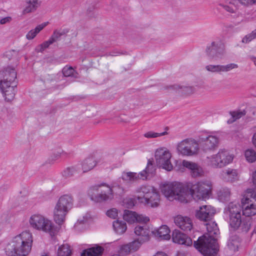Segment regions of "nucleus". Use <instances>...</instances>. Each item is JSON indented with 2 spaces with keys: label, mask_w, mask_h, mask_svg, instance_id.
Listing matches in <instances>:
<instances>
[{
  "label": "nucleus",
  "mask_w": 256,
  "mask_h": 256,
  "mask_svg": "<svg viewBox=\"0 0 256 256\" xmlns=\"http://www.w3.org/2000/svg\"><path fill=\"white\" fill-rule=\"evenodd\" d=\"M32 242V234L24 231L7 244L5 252L8 256H27L31 250Z\"/></svg>",
  "instance_id": "2"
},
{
  "label": "nucleus",
  "mask_w": 256,
  "mask_h": 256,
  "mask_svg": "<svg viewBox=\"0 0 256 256\" xmlns=\"http://www.w3.org/2000/svg\"><path fill=\"white\" fill-rule=\"evenodd\" d=\"M252 182L256 188V170L252 173Z\"/></svg>",
  "instance_id": "58"
},
{
  "label": "nucleus",
  "mask_w": 256,
  "mask_h": 256,
  "mask_svg": "<svg viewBox=\"0 0 256 256\" xmlns=\"http://www.w3.org/2000/svg\"><path fill=\"white\" fill-rule=\"evenodd\" d=\"M238 65L234 63H231L226 65L209 64L206 66V69L210 72L220 74L222 72H228L234 68H237Z\"/></svg>",
  "instance_id": "16"
},
{
  "label": "nucleus",
  "mask_w": 256,
  "mask_h": 256,
  "mask_svg": "<svg viewBox=\"0 0 256 256\" xmlns=\"http://www.w3.org/2000/svg\"><path fill=\"white\" fill-rule=\"evenodd\" d=\"M121 178L124 181L134 182L139 179V174L133 172H123Z\"/></svg>",
  "instance_id": "37"
},
{
  "label": "nucleus",
  "mask_w": 256,
  "mask_h": 256,
  "mask_svg": "<svg viewBox=\"0 0 256 256\" xmlns=\"http://www.w3.org/2000/svg\"><path fill=\"white\" fill-rule=\"evenodd\" d=\"M12 20V18L10 16H6L4 18H2L0 20V24H4L6 23L10 22Z\"/></svg>",
  "instance_id": "55"
},
{
  "label": "nucleus",
  "mask_w": 256,
  "mask_h": 256,
  "mask_svg": "<svg viewBox=\"0 0 256 256\" xmlns=\"http://www.w3.org/2000/svg\"><path fill=\"white\" fill-rule=\"evenodd\" d=\"M122 54V52H120V51L113 50V51L110 52L108 53H107L106 54V55L108 56H118V55Z\"/></svg>",
  "instance_id": "56"
},
{
  "label": "nucleus",
  "mask_w": 256,
  "mask_h": 256,
  "mask_svg": "<svg viewBox=\"0 0 256 256\" xmlns=\"http://www.w3.org/2000/svg\"><path fill=\"white\" fill-rule=\"evenodd\" d=\"M71 253L70 246L67 244H62L58 249V256H70Z\"/></svg>",
  "instance_id": "44"
},
{
  "label": "nucleus",
  "mask_w": 256,
  "mask_h": 256,
  "mask_svg": "<svg viewBox=\"0 0 256 256\" xmlns=\"http://www.w3.org/2000/svg\"><path fill=\"white\" fill-rule=\"evenodd\" d=\"M238 2L244 6L256 4V0H226V4H220V6L227 12L236 14L238 9Z\"/></svg>",
  "instance_id": "13"
},
{
  "label": "nucleus",
  "mask_w": 256,
  "mask_h": 256,
  "mask_svg": "<svg viewBox=\"0 0 256 256\" xmlns=\"http://www.w3.org/2000/svg\"><path fill=\"white\" fill-rule=\"evenodd\" d=\"M182 165L190 170V175L193 178L199 177L203 175L204 171L202 168L196 163L183 160Z\"/></svg>",
  "instance_id": "17"
},
{
  "label": "nucleus",
  "mask_w": 256,
  "mask_h": 256,
  "mask_svg": "<svg viewBox=\"0 0 256 256\" xmlns=\"http://www.w3.org/2000/svg\"><path fill=\"white\" fill-rule=\"evenodd\" d=\"M198 142L204 152L212 150L218 146V138L212 135L202 134L199 136Z\"/></svg>",
  "instance_id": "12"
},
{
  "label": "nucleus",
  "mask_w": 256,
  "mask_h": 256,
  "mask_svg": "<svg viewBox=\"0 0 256 256\" xmlns=\"http://www.w3.org/2000/svg\"><path fill=\"white\" fill-rule=\"evenodd\" d=\"M174 222L178 228L184 231H190L192 228V221L188 217L178 215L174 218Z\"/></svg>",
  "instance_id": "19"
},
{
  "label": "nucleus",
  "mask_w": 256,
  "mask_h": 256,
  "mask_svg": "<svg viewBox=\"0 0 256 256\" xmlns=\"http://www.w3.org/2000/svg\"><path fill=\"white\" fill-rule=\"evenodd\" d=\"M218 198L220 202H228L230 200V193H218Z\"/></svg>",
  "instance_id": "50"
},
{
  "label": "nucleus",
  "mask_w": 256,
  "mask_h": 256,
  "mask_svg": "<svg viewBox=\"0 0 256 256\" xmlns=\"http://www.w3.org/2000/svg\"><path fill=\"white\" fill-rule=\"evenodd\" d=\"M248 58L254 62V64L256 66V57L253 56H249Z\"/></svg>",
  "instance_id": "60"
},
{
  "label": "nucleus",
  "mask_w": 256,
  "mask_h": 256,
  "mask_svg": "<svg viewBox=\"0 0 256 256\" xmlns=\"http://www.w3.org/2000/svg\"><path fill=\"white\" fill-rule=\"evenodd\" d=\"M224 173V178L228 182H234L238 179V174L236 170L228 169Z\"/></svg>",
  "instance_id": "36"
},
{
  "label": "nucleus",
  "mask_w": 256,
  "mask_h": 256,
  "mask_svg": "<svg viewBox=\"0 0 256 256\" xmlns=\"http://www.w3.org/2000/svg\"><path fill=\"white\" fill-rule=\"evenodd\" d=\"M17 73L15 69L8 66L0 71V89L4 90L6 85L17 84Z\"/></svg>",
  "instance_id": "10"
},
{
  "label": "nucleus",
  "mask_w": 256,
  "mask_h": 256,
  "mask_svg": "<svg viewBox=\"0 0 256 256\" xmlns=\"http://www.w3.org/2000/svg\"><path fill=\"white\" fill-rule=\"evenodd\" d=\"M154 234L160 238L161 240H169L170 238V230L168 226L166 225L162 226L157 230H154L152 232Z\"/></svg>",
  "instance_id": "29"
},
{
  "label": "nucleus",
  "mask_w": 256,
  "mask_h": 256,
  "mask_svg": "<svg viewBox=\"0 0 256 256\" xmlns=\"http://www.w3.org/2000/svg\"><path fill=\"white\" fill-rule=\"evenodd\" d=\"M228 211L230 226L242 232H248L252 226V220L250 218L242 216L240 206L238 204L230 203L228 207Z\"/></svg>",
  "instance_id": "4"
},
{
  "label": "nucleus",
  "mask_w": 256,
  "mask_h": 256,
  "mask_svg": "<svg viewBox=\"0 0 256 256\" xmlns=\"http://www.w3.org/2000/svg\"><path fill=\"white\" fill-rule=\"evenodd\" d=\"M68 212L55 206L54 212V220L60 226L65 221L66 216Z\"/></svg>",
  "instance_id": "28"
},
{
  "label": "nucleus",
  "mask_w": 256,
  "mask_h": 256,
  "mask_svg": "<svg viewBox=\"0 0 256 256\" xmlns=\"http://www.w3.org/2000/svg\"><path fill=\"white\" fill-rule=\"evenodd\" d=\"M244 156L246 160L250 163L256 160V152L252 149H248L245 151Z\"/></svg>",
  "instance_id": "45"
},
{
  "label": "nucleus",
  "mask_w": 256,
  "mask_h": 256,
  "mask_svg": "<svg viewBox=\"0 0 256 256\" xmlns=\"http://www.w3.org/2000/svg\"><path fill=\"white\" fill-rule=\"evenodd\" d=\"M113 227L115 232L120 234H124L127 228L126 222L119 220L114 222Z\"/></svg>",
  "instance_id": "34"
},
{
  "label": "nucleus",
  "mask_w": 256,
  "mask_h": 256,
  "mask_svg": "<svg viewBox=\"0 0 256 256\" xmlns=\"http://www.w3.org/2000/svg\"><path fill=\"white\" fill-rule=\"evenodd\" d=\"M170 153L164 148L158 149L155 152L157 166L168 171H170L173 168L172 164L170 160Z\"/></svg>",
  "instance_id": "9"
},
{
  "label": "nucleus",
  "mask_w": 256,
  "mask_h": 256,
  "mask_svg": "<svg viewBox=\"0 0 256 256\" xmlns=\"http://www.w3.org/2000/svg\"><path fill=\"white\" fill-rule=\"evenodd\" d=\"M100 184H104L102 187L100 188L101 192H113L114 190H124L116 182H113L110 186L106 183L102 182Z\"/></svg>",
  "instance_id": "31"
},
{
  "label": "nucleus",
  "mask_w": 256,
  "mask_h": 256,
  "mask_svg": "<svg viewBox=\"0 0 256 256\" xmlns=\"http://www.w3.org/2000/svg\"><path fill=\"white\" fill-rule=\"evenodd\" d=\"M239 246L238 238L236 236H232L228 240V246L230 250L236 252L238 250Z\"/></svg>",
  "instance_id": "38"
},
{
  "label": "nucleus",
  "mask_w": 256,
  "mask_h": 256,
  "mask_svg": "<svg viewBox=\"0 0 256 256\" xmlns=\"http://www.w3.org/2000/svg\"><path fill=\"white\" fill-rule=\"evenodd\" d=\"M252 41L250 39V36H248V35L246 36L242 40V42L244 43H248Z\"/></svg>",
  "instance_id": "59"
},
{
  "label": "nucleus",
  "mask_w": 256,
  "mask_h": 256,
  "mask_svg": "<svg viewBox=\"0 0 256 256\" xmlns=\"http://www.w3.org/2000/svg\"><path fill=\"white\" fill-rule=\"evenodd\" d=\"M104 186V184H100L92 186L90 187L89 190H90L91 192H94V191L98 192V191H100V188Z\"/></svg>",
  "instance_id": "54"
},
{
  "label": "nucleus",
  "mask_w": 256,
  "mask_h": 256,
  "mask_svg": "<svg viewBox=\"0 0 256 256\" xmlns=\"http://www.w3.org/2000/svg\"><path fill=\"white\" fill-rule=\"evenodd\" d=\"M212 193H184L185 194V203L190 202L192 199L196 201L204 200L208 199Z\"/></svg>",
  "instance_id": "25"
},
{
  "label": "nucleus",
  "mask_w": 256,
  "mask_h": 256,
  "mask_svg": "<svg viewBox=\"0 0 256 256\" xmlns=\"http://www.w3.org/2000/svg\"><path fill=\"white\" fill-rule=\"evenodd\" d=\"M208 164L214 168H222L232 162L234 157L225 150H220L218 152L208 157Z\"/></svg>",
  "instance_id": "7"
},
{
  "label": "nucleus",
  "mask_w": 256,
  "mask_h": 256,
  "mask_svg": "<svg viewBox=\"0 0 256 256\" xmlns=\"http://www.w3.org/2000/svg\"><path fill=\"white\" fill-rule=\"evenodd\" d=\"M25 2L26 6L24 10V14L35 11L39 6L38 0H25Z\"/></svg>",
  "instance_id": "33"
},
{
  "label": "nucleus",
  "mask_w": 256,
  "mask_h": 256,
  "mask_svg": "<svg viewBox=\"0 0 256 256\" xmlns=\"http://www.w3.org/2000/svg\"><path fill=\"white\" fill-rule=\"evenodd\" d=\"M161 192H212V182L208 180L192 182H164L160 185Z\"/></svg>",
  "instance_id": "3"
},
{
  "label": "nucleus",
  "mask_w": 256,
  "mask_h": 256,
  "mask_svg": "<svg viewBox=\"0 0 256 256\" xmlns=\"http://www.w3.org/2000/svg\"><path fill=\"white\" fill-rule=\"evenodd\" d=\"M176 149L182 156H194L198 153L199 144L193 138H186L178 144Z\"/></svg>",
  "instance_id": "6"
},
{
  "label": "nucleus",
  "mask_w": 256,
  "mask_h": 256,
  "mask_svg": "<svg viewBox=\"0 0 256 256\" xmlns=\"http://www.w3.org/2000/svg\"><path fill=\"white\" fill-rule=\"evenodd\" d=\"M206 53L210 59H220L225 54L224 46L219 42H212L206 46Z\"/></svg>",
  "instance_id": "11"
},
{
  "label": "nucleus",
  "mask_w": 256,
  "mask_h": 256,
  "mask_svg": "<svg viewBox=\"0 0 256 256\" xmlns=\"http://www.w3.org/2000/svg\"><path fill=\"white\" fill-rule=\"evenodd\" d=\"M46 23H42L38 25L34 29L30 30L26 34V38L28 40L33 39L36 35L42 30L46 26Z\"/></svg>",
  "instance_id": "39"
},
{
  "label": "nucleus",
  "mask_w": 256,
  "mask_h": 256,
  "mask_svg": "<svg viewBox=\"0 0 256 256\" xmlns=\"http://www.w3.org/2000/svg\"><path fill=\"white\" fill-rule=\"evenodd\" d=\"M168 132H148L144 134V137L146 138H157L158 136H164L166 134H167Z\"/></svg>",
  "instance_id": "48"
},
{
  "label": "nucleus",
  "mask_w": 256,
  "mask_h": 256,
  "mask_svg": "<svg viewBox=\"0 0 256 256\" xmlns=\"http://www.w3.org/2000/svg\"><path fill=\"white\" fill-rule=\"evenodd\" d=\"M144 242L141 241L140 238L135 240L131 242L122 246L119 252L122 254H128L130 252H136L138 250L142 244Z\"/></svg>",
  "instance_id": "20"
},
{
  "label": "nucleus",
  "mask_w": 256,
  "mask_h": 256,
  "mask_svg": "<svg viewBox=\"0 0 256 256\" xmlns=\"http://www.w3.org/2000/svg\"><path fill=\"white\" fill-rule=\"evenodd\" d=\"M172 239L174 242L186 246H190L192 244V241L190 238L177 230L173 231Z\"/></svg>",
  "instance_id": "18"
},
{
  "label": "nucleus",
  "mask_w": 256,
  "mask_h": 256,
  "mask_svg": "<svg viewBox=\"0 0 256 256\" xmlns=\"http://www.w3.org/2000/svg\"><path fill=\"white\" fill-rule=\"evenodd\" d=\"M166 90H178L179 93L185 95H190L195 92L194 87L192 86H180L177 84L170 85L164 88Z\"/></svg>",
  "instance_id": "26"
},
{
  "label": "nucleus",
  "mask_w": 256,
  "mask_h": 256,
  "mask_svg": "<svg viewBox=\"0 0 256 256\" xmlns=\"http://www.w3.org/2000/svg\"><path fill=\"white\" fill-rule=\"evenodd\" d=\"M118 210L116 208H112L107 211V216L111 218H115L118 216Z\"/></svg>",
  "instance_id": "52"
},
{
  "label": "nucleus",
  "mask_w": 256,
  "mask_h": 256,
  "mask_svg": "<svg viewBox=\"0 0 256 256\" xmlns=\"http://www.w3.org/2000/svg\"><path fill=\"white\" fill-rule=\"evenodd\" d=\"M68 32V29L56 30H54L50 38L54 43L59 40L62 36L66 35Z\"/></svg>",
  "instance_id": "40"
},
{
  "label": "nucleus",
  "mask_w": 256,
  "mask_h": 256,
  "mask_svg": "<svg viewBox=\"0 0 256 256\" xmlns=\"http://www.w3.org/2000/svg\"><path fill=\"white\" fill-rule=\"evenodd\" d=\"M154 256H168L166 253L162 252H158Z\"/></svg>",
  "instance_id": "61"
},
{
  "label": "nucleus",
  "mask_w": 256,
  "mask_h": 256,
  "mask_svg": "<svg viewBox=\"0 0 256 256\" xmlns=\"http://www.w3.org/2000/svg\"><path fill=\"white\" fill-rule=\"evenodd\" d=\"M138 202V199L132 198H126L122 201L123 205L127 208H131L134 206Z\"/></svg>",
  "instance_id": "47"
},
{
  "label": "nucleus",
  "mask_w": 256,
  "mask_h": 256,
  "mask_svg": "<svg viewBox=\"0 0 256 256\" xmlns=\"http://www.w3.org/2000/svg\"><path fill=\"white\" fill-rule=\"evenodd\" d=\"M17 84L6 85L4 90L0 89L5 97V100L8 102L12 100L16 93V87Z\"/></svg>",
  "instance_id": "27"
},
{
  "label": "nucleus",
  "mask_w": 256,
  "mask_h": 256,
  "mask_svg": "<svg viewBox=\"0 0 256 256\" xmlns=\"http://www.w3.org/2000/svg\"><path fill=\"white\" fill-rule=\"evenodd\" d=\"M96 162L93 157L86 158L82 162V168L84 172L92 169L96 165Z\"/></svg>",
  "instance_id": "32"
},
{
  "label": "nucleus",
  "mask_w": 256,
  "mask_h": 256,
  "mask_svg": "<svg viewBox=\"0 0 256 256\" xmlns=\"http://www.w3.org/2000/svg\"><path fill=\"white\" fill-rule=\"evenodd\" d=\"M89 196L94 202H102L112 200L114 195V193H91Z\"/></svg>",
  "instance_id": "23"
},
{
  "label": "nucleus",
  "mask_w": 256,
  "mask_h": 256,
  "mask_svg": "<svg viewBox=\"0 0 256 256\" xmlns=\"http://www.w3.org/2000/svg\"><path fill=\"white\" fill-rule=\"evenodd\" d=\"M215 209L210 205H204L200 206L196 211V217L204 222L210 221L215 214Z\"/></svg>",
  "instance_id": "15"
},
{
  "label": "nucleus",
  "mask_w": 256,
  "mask_h": 256,
  "mask_svg": "<svg viewBox=\"0 0 256 256\" xmlns=\"http://www.w3.org/2000/svg\"><path fill=\"white\" fill-rule=\"evenodd\" d=\"M152 162L148 160L147 166L146 168L143 170L142 172H139L138 174H139V179L142 178L143 180L146 178L147 175L150 174L152 173Z\"/></svg>",
  "instance_id": "41"
},
{
  "label": "nucleus",
  "mask_w": 256,
  "mask_h": 256,
  "mask_svg": "<svg viewBox=\"0 0 256 256\" xmlns=\"http://www.w3.org/2000/svg\"><path fill=\"white\" fill-rule=\"evenodd\" d=\"M62 74L65 77L78 78V73H74V70L72 67H64L62 69Z\"/></svg>",
  "instance_id": "46"
},
{
  "label": "nucleus",
  "mask_w": 256,
  "mask_h": 256,
  "mask_svg": "<svg viewBox=\"0 0 256 256\" xmlns=\"http://www.w3.org/2000/svg\"><path fill=\"white\" fill-rule=\"evenodd\" d=\"M166 198L170 201L178 200L185 203V194L184 193H162Z\"/></svg>",
  "instance_id": "30"
},
{
  "label": "nucleus",
  "mask_w": 256,
  "mask_h": 256,
  "mask_svg": "<svg viewBox=\"0 0 256 256\" xmlns=\"http://www.w3.org/2000/svg\"><path fill=\"white\" fill-rule=\"evenodd\" d=\"M53 43V42L50 38L48 40L44 42L40 45V52H42L45 49L48 48L50 45L52 44Z\"/></svg>",
  "instance_id": "51"
},
{
  "label": "nucleus",
  "mask_w": 256,
  "mask_h": 256,
  "mask_svg": "<svg viewBox=\"0 0 256 256\" xmlns=\"http://www.w3.org/2000/svg\"><path fill=\"white\" fill-rule=\"evenodd\" d=\"M134 233L140 237L139 238L141 241L146 242L149 240L150 230L145 224L136 226L134 228Z\"/></svg>",
  "instance_id": "24"
},
{
  "label": "nucleus",
  "mask_w": 256,
  "mask_h": 256,
  "mask_svg": "<svg viewBox=\"0 0 256 256\" xmlns=\"http://www.w3.org/2000/svg\"><path fill=\"white\" fill-rule=\"evenodd\" d=\"M124 219L129 223H132L136 221L138 222H146L149 220L148 217L142 215H138L136 212L129 210H125L123 216Z\"/></svg>",
  "instance_id": "21"
},
{
  "label": "nucleus",
  "mask_w": 256,
  "mask_h": 256,
  "mask_svg": "<svg viewBox=\"0 0 256 256\" xmlns=\"http://www.w3.org/2000/svg\"><path fill=\"white\" fill-rule=\"evenodd\" d=\"M241 200V208L245 218H250L256 214V193H249Z\"/></svg>",
  "instance_id": "8"
},
{
  "label": "nucleus",
  "mask_w": 256,
  "mask_h": 256,
  "mask_svg": "<svg viewBox=\"0 0 256 256\" xmlns=\"http://www.w3.org/2000/svg\"><path fill=\"white\" fill-rule=\"evenodd\" d=\"M208 234L199 237L194 242V246L204 256H214L218 248L214 236L219 234V230L215 222H210L206 224Z\"/></svg>",
  "instance_id": "1"
},
{
  "label": "nucleus",
  "mask_w": 256,
  "mask_h": 256,
  "mask_svg": "<svg viewBox=\"0 0 256 256\" xmlns=\"http://www.w3.org/2000/svg\"><path fill=\"white\" fill-rule=\"evenodd\" d=\"M30 225L33 228L49 232L50 235L54 233L52 222L40 214H34L30 218Z\"/></svg>",
  "instance_id": "5"
},
{
  "label": "nucleus",
  "mask_w": 256,
  "mask_h": 256,
  "mask_svg": "<svg viewBox=\"0 0 256 256\" xmlns=\"http://www.w3.org/2000/svg\"><path fill=\"white\" fill-rule=\"evenodd\" d=\"M252 142L256 148V132L254 134L252 137Z\"/></svg>",
  "instance_id": "62"
},
{
  "label": "nucleus",
  "mask_w": 256,
  "mask_h": 256,
  "mask_svg": "<svg viewBox=\"0 0 256 256\" xmlns=\"http://www.w3.org/2000/svg\"><path fill=\"white\" fill-rule=\"evenodd\" d=\"M250 36V40H252L256 38V32L255 30H253L250 34H248Z\"/></svg>",
  "instance_id": "57"
},
{
  "label": "nucleus",
  "mask_w": 256,
  "mask_h": 256,
  "mask_svg": "<svg viewBox=\"0 0 256 256\" xmlns=\"http://www.w3.org/2000/svg\"><path fill=\"white\" fill-rule=\"evenodd\" d=\"M230 114L232 116V118L228 120V124H232L236 120H238L242 116L246 115V111L245 110H238L237 111L230 112Z\"/></svg>",
  "instance_id": "42"
},
{
  "label": "nucleus",
  "mask_w": 256,
  "mask_h": 256,
  "mask_svg": "<svg viewBox=\"0 0 256 256\" xmlns=\"http://www.w3.org/2000/svg\"><path fill=\"white\" fill-rule=\"evenodd\" d=\"M144 196L137 197L138 203L152 208L158 207L160 201V193H146Z\"/></svg>",
  "instance_id": "14"
},
{
  "label": "nucleus",
  "mask_w": 256,
  "mask_h": 256,
  "mask_svg": "<svg viewBox=\"0 0 256 256\" xmlns=\"http://www.w3.org/2000/svg\"><path fill=\"white\" fill-rule=\"evenodd\" d=\"M138 192H156L154 187L150 184L142 185L140 188Z\"/></svg>",
  "instance_id": "49"
},
{
  "label": "nucleus",
  "mask_w": 256,
  "mask_h": 256,
  "mask_svg": "<svg viewBox=\"0 0 256 256\" xmlns=\"http://www.w3.org/2000/svg\"><path fill=\"white\" fill-rule=\"evenodd\" d=\"M84 221L83 220H80V221L78 220V221L75 224L74 226H75L76 228H77L78 226V225H79V224H84Z\"/></svg>",
  "instance_id": "63"
},
{
  "label": "nucleus",
  "mask_w": 256,
  "mask_h": 256,
  "mask_svg": "<svg viewBox=\"0 0 256 256\" xmlns=\"http://www.w3.org/2000/svg\"><path fill=\"white\" fill-rule=\"evenodd\" d=\"M73 199L69 194H64L58 200L56 206L68 212L72 208Z\"/></svg>",
  "instance_id": "22"
},
{
  "label": "nucleus",
  "mask_w": 256,
  "mask_h": 256,
  "mask_svg": "<svg viewBox=\"0 0 256 256\" xmlns=\"http://www.w3.org/2000/svg\"><path fill=\"white\" fill-rule=\"evenodd\" d=\"M246 192H252L251 190V189H247V190H246Z\"/></svg>",
  "instance_id": "64"
},
{
  "label": "nucleus",
  "mask_w": 256,
  "mask_h": 256,
  "mask_svg": "<svg viewBox=\"0 0 256 256\" xmlns=\"http://www.w3.org/2000/svg\"><path fill=\"white\" fill-rule=\"evenodd\" d=\"M78 172V169L75 166L68 167L62 172V176L66 178L73 176Z\"/></svg>",
  "instance_id": "43"
},
{
  "label": "nucleus",
  "mask_w": 256,
  "mask_h": 256,
  "mask_svg": "<svg viewBox=\"0 0 256 256\" xmlns=\"http://www.w3.org/2000/svg\"><path fill=\"white\" fill-rule=\"evenodd\" d=\"M102 250V248L100 246L90 248L84 250L81 256H100Z\"/></svg>",
  "instance_id": "35"
},
{
  "label": "nucleus",
  "mask_w": 256,
  "mask_h": 256,
  "mask_svg": "<svg viewBox=\"0 0 256 256\" xmlns=\"http://www.w3.org/2000/svg\"><path fill=\"white\" fill-rule=\"evenodd\" d=\"M62 155L66 156V153L63 150H62L61 152H58L56 153H54L52 156V160H56L58 158Z\"/></svg>",
  "instance_id": "53"
}]
</instances>
